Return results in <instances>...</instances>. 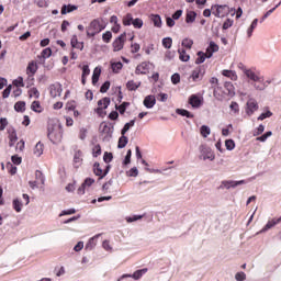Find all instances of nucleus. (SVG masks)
Segmentation results:
<instances>
[{"mask_svg": "<svg viewBox=\"0 0 281 281\" xmlns=\"http://www.w3.org/2000/svg\"><path fill=\"white\" fill-rule=\"evenodd\" d=\"M106 25L104 24V21L102 19H94L90 22V24L87 26L86 32L88 38H93L95 34H100L102 30H105Z\"/></svg>", "mask_w": 281, "mask_h": 281, "instance_id": "1", "label": "nucleus"}, {"mask_svg": "<svg viewBox=\"0 0 281 281\" xmlns=\"http://www.w3.org/2000/svg\"><path fill=\"white\" fill-rule=\"evenodd\" d=\"M211 10L212 14H214V16H216L217 19H223L224 16H227V14H229V7H227L226 4H214L211 7Z\"/></svg>", "mask_w": 281, "mask_h": 281, "instance_id": "2", "label": "nucleus"}, {"mask_svg": "<svg viewBox=\"0 0 281 281\" xmlns=\"http://www.w3.org/2000/svg\"><path fill=\"white\" fill-rule=\"evenodd\" d=\"M47 137L53 144H60L63 142V133L54 128L48 127Z\"/></svg>", "mask_w": 281, "mask_h": 281, "instance_id": "3", "label": "nucleus"}, {"mask_svg": "<svg viewBox=\"0 0 281 281\" xmlns=\"http://www.w3.org/2000/svg\"><path fill=\"white\" fill-rule=\"evenodd\" d=\"M124 43H126V33H122L112 44L113 52H122L124 49Z\"/></svg>", "mask_w": 281, "mask_h": 281, "instance_id": "4", "label": "nucleus"}, {"mask_svg": "<svg viewBox=\"0 0 281 281\" xmlns=\"http://www.w3.org/2000/svg\"><path fill=\"white\" fill-rule=\"evenodd\" d=\"M109 104H111V98L105 97L103 99H100L98 101V108L95 109V113H98V115H102L103 111L109 109Z\"/></svg>", "mask_w": 281, "mask_h": 281, "instance_id": "5", "label": "nucleus"}, {"mask_svg": "<svg viewBox=\"0 0 281 281\" xmlns=\"http://www.w3.org/2000/svg\"><path fill=\"white\" fill-rule=\"evenodd\" d=\"M63 94V86L60 83H53L49 86L50 98H60Z\"/></svg>", "mask_w": 281, "mask_h": 281, "instance_id": "6", "label": "nucleus"}, {"mask_svg": "<svg viewBox=\"0 0 281 281\" xmlns=\"http://www.w3.org/2000/svg\"><path fill=\"white\" fill-rule=\"evenodd\" d=\"M9 146L12 148L16 142H19V136H16V130L14 127L8 128Z\"/></svg>", "mask_w": 281, "mask_h": 281, "instance_id": "7", "label": "nucleus"}, {"mask_svg": "<svg viewBox=\"0 0 281 281\" xmlns=\"http://www.w3.org/2000/svg\"><path fill=\"white\" fill-rule=\"evenodd\" d=\"M246 105L247 115H254V113H256V111L258 110V102H256V100L254 99L248 100Z\"/></svg>", "mask_w": 281, "mask_h": 281, "instance_id": "8", "label": "nucleus"}, {"mask_svg": "<svg viewBox=\"0 0 281 281\" xmlns=\"http://www.w3.org/2000/svg\"><path fill=\"white\" fill-rule=\"evenodd\" d=\"M149 69H150L149 64L146 63V61H143L142 64H139V65L136 67L135 74H136V76L146 75V74H148Z\"/></svg>", "mask_w": 281, "mask_h": 281, "instance_id": "9", "label": "nucleus"}, {"mask_svg": "<svg viewBox=\"0 0 281 281\" xmlns=\"http://www.w3.org/2000/svg\"><path fill=\"white\" fill-rule=\"evenodd\" d=\"M189 104H191L193 109H199L201 104H203V100H201L196 94H191L189 97Z\"/></svg>", "mask_w": 281, "mask_h": 281, "instance_id": "10", "label": "nucleus"}, {"mask_svg": "<svg viewBox=\"0 0 281 281\" xmlns=\"http://www.w3.org/2000/svg\"><path fill=\"white\" fill-rule=\"evenodd\" d=\"M143 104H144V106H146V109H153V106H155V104H157V99L155 98V95L149 94V95L145 97Z\"/></svg>", "mask_w": 281, "mask_h": 281, "instance_id": "11", "label": "nucleus"}, {"mask_svg": "<svg viewBox=\"0 0 281 281\" xmlns=\"http://www.w3.org/2000/svg\"><path fill=\"white\" fill-rule=\"evenodd\" d=\"M202 157H203V160H210V161H214V159H216V156L214 155V153L212 151L211 148H203L202 149Z\"/></svg>", "mask_w": 281, "mask_h": 281, "instance_id": "12", "label": "nucleus"}, {"mask_svg": "<svg viewBox=\"0 0 281 281\" xmlns=\"http://www.w3.org/2000/svg\"><path fill=\"white\" fill-rule=\"evenodd\" d=\"M70 45L74 49H80V52H82V49H85V43L78 42L77 35H72V37L70 40Z\"/></svg>", "mask_w": 281, "mask_h": 281, "instance_id": "13", "label": "nucleus"}, {"mask_svg": "<svg viewBox=\"0 0 281 281\" xmlns=\"http://www.w3.org/2000/svg\"><path fill=\"white\" fill-rule=\"evenodd\" d=\"M145 273H148V268L136 270L132 276L124 274L123 278H133L134 280H139Z\"/></svg>", "mask_w": 281, "mask_h": 281, "instance_id": "14", "label": "nucleus"}, {"mask_svg": "<svg viewBox=\"0 0 281 281\" xmlns=\"http://www.w3.org/2000/svg\"><path fill=\"white\" fill-rule=\"evenodd\" d=\"M82 150L78 149L75 151V155H74V166L75 168H79L82 166Z\"/></svg>", "mask_w": 281, "mask_h": 281, "instance_id": "15", "label": "nucleus"}, {"mask_svg": "<svg viewBox=\"0 0 281 281\" xmlns=\"http://www.w3.org/2000/svg\"><path fill=\"white\" fill-rule=\"evenodd\" d=\"M38 71V64L35 60L29 63L26 67L27 76H34Z\"/></svg>", "mask_w": 281, "mask_h": 281, "instance_id": "16", "label": "nucleus"}, {"mask_svg": "<svg viewBox=\"0 0 281 281\" xmlns=\"http://www.w3.org/2000/svg\"><path fill=\"white\" fill-rule=\"evenodd\" d=\"M224 93L225 95L234 97L236 94V89L234 88V83L226 81L224 83Z\"/></svg>", "mask_w": 281, "mask_h": 281, "instance_id": "17", "label": "nucleus"}, {"mask_svg": "<svg viewBox=\"0 0 281 281\" xmlns=\"http://www.w3.org/2000/svg\"><path fill=\"white\" fill-rule=\"evenodd\" d=\"M245 76H247V78H249V80H252V82H265V79H262L260 76L256 75V72H254V70H251V69L246 70Z\"/></svg>", "mask_w": 281, "mask_h": 281, "instance_id": "18", "label": "nucleus"}, {"mask_svg": "<svg viewBox=\"0 0 281 281\" xmlns=\"http://www.w3.org/2000/svg\"><path fill=\"white\" fill-rule=\"evenodd\" d=\"M218 46L214 42H210L209 47L206 48V58H212L216 52H218Z\"/></svg>", "mask_w": 281, "mask_h": 281, "instance_id": "19", "label": "nucleus"}, {"mask_svg": "<svg viewBox=\"0 0 281 281\" xmlns=\"http://www.w3.org/2000/svg\"><path fill=\"white\" fill-rule=\"evenodd\" d=\"M93 172L97 177H100V179H104V176L106 175V171H103L102 167H100V162H94Z\"/></svg>", "mask_w": 281, "mask_h": 281, "instance_id": "20", "label": "nucleus"}, {"mask_svg": "<svg viewBox=\"0 0 281 281\" xmlns=\"http://www.w3.org/2000/svg\"><path fill=\"white\" fill-rule=\"evenodd\" d=\"M142 87V81L135 82L134 80H130L126 83V89L128 91H137Z\"/></svg>", "mask_w": 281, "mask_h": 281, "instance_id": "21", "label": "nucleus"}, {"mask_svg": "<svg viewBox=\"0 0 281 281\" xmlns=\"http://www.w3.org/2000/svg\"><path fill=\"white\" fill-rule=\"evenodd\" d=\"M91 74V69H89V65L82 66V75H81V83L87 85V78Z\"/></svg>", "mask_w": 281, "mask_h": 281, "instance_id": "22", "label": "nucleus"}, {"mask_svg": "<svg viewBox=\"0 0 281 281\" xmlns=\"http://www.w3.org/2000/svg\"><path fill=\"white\" fill-rule=\"evenodd\" d=\"M281 223V216L280 217H277V218H273L271 221H269L265 228L262 229V232H267V229H271V227H276V225H280Z\"/></svg>", "mask_w": 281, "mask_h": 281, "instance_id": "23", "label": "nucleus"}, {"mask_svg": "<svg viewBox=\"0 0 281 281\" xmlns=\"http://www.w3.org/2000/svg\"><path fill=\"white\" fill-rule=\"evenodd\" d=\"M243 183H245V180H240V181H224L223 186H224V188L229 190V188H236L237 186H243Z\"/></svg>", "mask_w": 281, "mask_h": 281, "instance_id": "24", "label": "nucleus"}, {"mask_svg": "<svg viewBox=\"0 0 281 281\" xmlns=\"http://www.w3.org/2000/svg\"><path fill=\"white\" fill-rule=\"evenodd\" d=\"M222 76H225V78H229V80H238V75H236V71L234 70H223Z\"/></svg>", "mask_w": 281, "mask_h": 281, "instance_id": "25", "label": "nucleus"}, {"mask_svg": "<svg viewBox=\"0 0 281 281\" xmlns=\"http://www.w3.org/2000/svg\"><path fill=\"white\" fill-rule=\"evenodd\" d=\"M124 67V64L122 61H111V69L113 74H120L122 71V68Z\"/></svg>", "mask_w": 281, "mask_h": 281, "instance_id": "26", "label": "nucleus"}, {"mask_svg": "<svg viewBox=\"0 0 281 281\" xmlns=\"http://www.w3.org/2000/svg\"><path fill=\"white\" fill-rule=\"evenodd\" d=\"M31 109L34 111V113H43L44 111L43 105H41V101H33Z\"/></svg>", "mask_w": 281, "mask_h": 281, "instance_id": "27", "label": "nucleus"}, {"mask_svg": "<svg viewBox=\"0 0 281 281\" xmlns=\"http://www.w3.org/2000/svg\"><path fill=\"white\" fill-rule=\"evenodd\" d=\"M44 148L45 146L43 145V143L38 142L33 149L35 157H41V155H43Z\"/></svg>", "mask_w": 281, "mask_h": 281, "instance_id": "28", "label": "nucleus"}, {"mask_svg": "<svg viewBox=\"0 0 281 281\" xmlns=\"http://www.w3.org/2000/svg\"><path fill=\"white\" fill-rule=\"evenodd\" d=\"M78 10V7L74 5V4H64L61 7V14H69V12H74Z\"/></svg>", "mask_w": 281, "mask_h": 281, "instance_id": "29", "label": "nucleus"}, {"mask_svg": "<svg viewBox=\"0 0 281 281\" xmlns=\"http://www.w3.org/2000/svg\"><path fill=\"white\" fill-rule=\"evenodd\" d=\"M100 74H102V69L94 68L93 75H92V85L95 87L98 85V81L100 80Z\"/></svg>", "mask_w": 281, "mask_h": 281, "instance_id": "30", "label": "nucleus"}, {"mask_svg": "<svg viewBox=\"0 0 281 281\" xmlns=\"http://www.w3.org/2000/svg\"><path fill=\"white\" fill-rule=\"evenodd\" d=\"M176 113L178 115H181L182 117H188L189 120H192V117H194V114H192V113H190V111L183 110V109H177Z\"/></svg>", "mask_w": 281, "mask_h": 281, "instance_id": "31", "label": "nucleus"}, {"mask_svg": "<svg viewBox=\"0 0 281 281\" xmlns=\"http://www.w3.org/2000/svg\"><path fill=\"white\" fill-rule=\"evenodd\" d=\"M196 21V12L188 11L186 15V23H194Z\"/></svg>", "mask_w": 281, "mask_h": 281, "instance_id": "32", "label": "nucleus"}, {"mask_svg": "<svg viewBox=\"0 0 281 281\" xmlns=\"http://www.w3.org/2000/svg\"><path fill=\"white\" fill-rule=\"evenodd\" d=\"M178 54H179V59L182 63H188V60H190V56L188 55V53L186 52V49H178Z\"/></svg>", "mask_w": 281, "mask_h": 281, "instance_id": "33", "label": "nucleus"}, {"mask_svg": "<svg viewBox=\"0 0 281 281\" xmlns=\"http://www.w3.org/2000/svg\"><path fill=\"white\" fill-rule=\"evenodd\" d=\"M206 58H207V53L198 52V58L195 59V65H201L205 63Z\"/></svg>", "mask_w": 281, "mask_h": 281, "instance_id": "34", "label": "nucleus"}, {"mask_svg": "<svg viewBox=\"0 0 281 281\" xmlns=\"http://www.w3.org/2000/svg\"><path fill=\"white\" fill-rule=\"evenodd\" d=\"M150 20L153 21L155 27H161V16L159 14H151Z\"/></svg>", "mask_w": 281, "mask_h": 281, "instance_id": "35", "label": "nucleus"}, {"mask_svg": "<svg viewBox=\"0 0 281 281\" xmlns=\"http://www.w3.org/2000/svg\"><path fill=\"white\" fill-rule=\"evenodd\" d=\"M14 110H15L18 113H24V111H25V101H18V102L14 104Z\"/></svg>", "mask_w": 281, "mask_h": 281, "instance_id": "36", "label": "nucleus"}, {"mask_svg": "<svg viewBox=\"0 0 281 281\" xmlns=\"http://www.w3.org/2000/svg\"><path fill=\"white\" fill-rule=\"evenodd\" d=\"M132 126H135V120H132L124 125V127L121 131V135H126V133L131 131Z\"/></svg>", "mask_w": 281, "mask_h": 281, "instance_id": "37", "label": "nucleus"}, {"mask_svg": "<svg viewBox=\"0 0 281 281\" xmlns=\"http://www.w3.org/2000/svg\"><path fill=\"white\" fill-rule=\"evenodd\" d=\"M126 144H128V137H126L125 135H122L119 138L117 148H126Z\"/></svg>", "mask_w": 281, "mask_h": 281, "instance_id": "38", "label": "nucleus"}, {"mask_svg": "<svg viewBox=\"0 0 281 281\" xmlns=\"http://www.w3.org/2000/svg\"><path fill=\"white\" fill-rule=\"evenodd\" d=\"M132 25L136 29V30H142V27H144V20L136 18L133 20Z\"/></svg>", "mask_w": 281, "mask_h": 281, "instance_id": "39", "label": "nucleus"}, {"mask_svg": "<svg viewBox=\"0 0 281 281\" xmlns=\"http://www.w3.org/2000/svg\"><path fill=\"white\" fill-rule=\"evenodd\" d=\"M123 25H125V26L133 25V14L132 13H127L123 18Z\"/></svg>", "mask_w": 281, "mask_h": 281, "instance_id": "40", "label": "nucleus"}, {"mask_svg": "<svg viewBox=\"0 0 281 281\" xmlns=\"http://www.w3.org/2000/svg\"><path fill=\"white\" fill-rule=\"evenodd\" d=\"M102 133L106 135V137H111V135H113V127H111L108 124H104L102 127Z\"/></svg>", "mask_w": 281, "mask_h": 281, "instance_id": "41", "label": "nucleus"}, {"mask_svg": "<svg viewBox=\"0 0 281 281\" xmlns=\"http://www.w3.org/2000/svg\"><path fill=\"white\" fill-rule=\"evenodd\" d=\"M193 45H194V41L190 38L182 40V47H186V49H192Z\"/></svg>", "mask_w": 281, "mask_h": 281, "instance_id": "42", "label": "nucleus"}, {"mask_svg": "<svg viewBox=\"0 0 281 281\" xmlns=\"http://www.w3.org/2000/svg\"><path fill=\"white\" fill-rule=\"evenodd\" d=\"M130 104L128 102H123L121 105H116V111H119L121 115H124V113H126V106H130Z\"/></svg>", "mask_w": 281, "mask_h": 281, "instance_id": "43", "label": "nucleus"}, {"mask_svg": "<svg viewBox=\"0 0 281 281\" xmlns=\"http://www.w3.org/2000/svg\"><path fill=\"white\" fill-rule=\"evenodd\" d=\"M29 95H30V98H36V99H38V98H41V92H38V89H37V88H31V89L29 90Z\"/></svg>", "mask_w": 281, "mask_h": 281, "instance_id": "44", "label": "nucleus"}, {"mask_svg": "<svg viewBox=\"0 0 281 281\" xmlns=\"http://www.w3.org/2000/svg\"><path fill=\"white\" fill-rule=\"evenodd\" d=\"M225 147L227 150H234L236 148V143L234 142V139H226Z\"/></svg>", "mask_w": 281, "mask_h": 281, "instance_id": "45", "label": "nucleus"}, {"mask_svg": "<svg viewBox=\"0 0 281 281\" xmlns=\"http://www.w3.org/2000/svg\"><path fill=\"white\" fill-rule=\"evenodd\" d=\"M112 38H113V33H111V31H108L102 35L103 43H111Z\"/></svg>", "mask_w": 281, "mask_h": 281, "instance_id": "46", "label": "nucleus"}, {"mask_svg": "<svg viewBox=\"0 0 281 281\" xmlns=\"http://www.w3.org/2000/svg\"><path fill=\"white\" fill-rule=\"evenodd\" d=\"M200 133H201L202 137H207L210 135V133H212V132L209 126L202 125L200 128Z\"/></svg>", "mask_w": 281, "mask_h": 281, "instance_id": "47", "label": "nucleus"}, {"mask_svg": "<svg viewBox=\"0 0 281 281\" xmlns=\"http://www.w3.org/2000/svg\"><path fill=\"white\" fill-rule=\"evenodd\" d=\"M272 135H273L272 132H267V133H265L263 135L258 136V137L256 138V140H257V142H267V139H269V137H271Z\"/></svg>", "mask_w": 281, "mask_h": 281, "instance_id": "48", "label": "nucleus"}, {"mask_svg": "<svg viewBox=\"0 0 281 281\" xmlns=\"http://www.w3.org/2000/svg\"><path fill=\"white\" fill-rule=\"evenodd\" d=\"M100 155H102V147L100 145H95L92 148V156L93 157H100Z\"/></svg>", "mask_w": 281, "mask_h": 281, "instance_id": "49", "label": "nucleus"}, {"mask_svg": "<svg viewBox=\"0 0 281 281\" xmlns=\"http://www.w3.org/2000/svg\"><path fill=\"white\" fill-rule=\"evenodd\" d=\"M265 133V125L260 124L252 133L254 137H258Z\"/></svg>", "mask_w": 281, "mask_h": 281, "instance_id": "50", "label": "nucleus"}, {"mask_svg": "<svg viewBox=\"0 0 281 281\" xmlns=\"http://www.w3.org/2000/svg\"><path fill=\"white\" fill-rule=\"evenodd\" d=\"M22 207L23 203H21L19 199L13 200V210H15V212H21Z\"/></svg>", "mask_w": 281, "mask_h": 281, "instance_id": "51", "label": "nucleus"}, {"mask_svg": "<svg viewBox=\"0 0 281 281\" xmlns=\"http://www.w3.org/2000/svg\"><path fill=\"white\" fill-rule=\"evenodd\" d=\"M103 161L105 164H111L113 161V154L109 153V151H105L104 155H103Z\"/></svg>", "mask_w": 281, "mask_h": 281, "instance_id": "52", "label": "nucleus"}, {"mask_svg": "<svg viewBox=\"0 0 281 281\" xmlns=\"http://www.w3.org/2000/svg\"><path fill=\"white\" fill-rule=\"evenodd\" d=\"M162 46L166 48V49H170V47H172V40L170 37H165L162 40Z\"/></svg>", "mask_w": 281, "mask_h": 281, "instance_id": "53", "label": "nucleus"}, {"mask_svg": "<svg viewBox=\"0 0 281 281\" xmlns=\"http://www.w3.org/2000/svg\"><path fill=\"white\" fill-rule=\"evenodd\" d=\"M109 89H111V81H105L101 88H100V92L101 93H106V91H109Z\"/></svg>", "mask_w": 281, "mask_h": 281, "instance_id": "54", "label": "nucleus"}, {"mask_svg": "<svg viewBox=\"0 0 281 281\" xmlns=\"http://www.w3.org/2000/svg\"><path fill=\"white\" fill-rule=\"evenodd\" d=\"M133 156V150L128 149L127 154L125 156V159L123 161V166H128L131 164V157Z\"/></svg>", "mask_w": 281, "mask_h": 281, "instance_id": "55", "label": "nucleus"}, {"mask_svg": "<svg viewBox=\"0 0 281 281\" xmlns=\"http://www.w3.org/2000/svg\"><path fill=\"white\" fill-rule=\"evenodd\" d=\"M42 58H49L52 56V48H44L41 53Z\"/></svg>", "mask_w": 281, "mask_h": 281, "instance_id": "56", "label": "nucleus"}, {"mask_svg": "<svg viewBox=\"0 0 281 281\" xmlns=\"http://www.w3.org/2000/svg\"><path fill=\"white\" fill-rule=\"evenodd\" d=\"M229 109L233 110L234 113H240V106L236 101L231 103Z\"/></svg>", "mask_w": 281, "mask_h": 281, "instance_id": "57", "label": "nucleus"}, {"mask_svg": "<svg viewBox=\"0 0 281 281\" xmlns=\"http://www.w3.org/2000/svg\"><path fill=\"white\" fill-rule=\"evenodd\" d=\"M66 111H76V101H68L66 103Z\"/></svg>", "mask_w": 281, "mask_h": 281, "instance_id": "58", "label": "nucleus"}, {"mask_svg": "<svg viewBox=\"0 0 281 281\" xmlns=\"http://www.w3.org/2000/svg\"><path fill=\"white\" fill-rule=\"evenodd\" d=\"M10 93H12V85H9L2 92V98H10Z\"/></svg>", "mask_w": 281, "mask_h": 281, "instance_id": "59", "label": "nucleus"}, {"mask_svg": "<svg viewBox=\"0 0 281 281\" xmlns=\"http://www.w3.org/2000/svg\"><path fill=\"white\" fill-rule=\"evenodd\" d=\"M14 87H25V83L23 82V77H18V79L13 80Z\"/></svg>", "mask_w": 281, "mask_h": 281, "instance_id": "60", "label": "nucleus"}, {"mask_svg": "<svg viewBox=\"0 0 281 281\" xmlns=\"http://www.w3.org/2000/svg\"><path fill=\"white\" fill-rule=\"evenodd\" d=\"M171 82L172 85H179V82H181V76L179 74H173L171 76Z\"/></svg>", "mask_w": 281, "mask_h": 281, "instance_id": "61", "label": "nucleus"}, {"mask_svg": "<svg viewBox=\"0 0 281 281\" xmlns=\"http://www.w3.org/2000/svg\"><path fill=\"white\" fill-rule=\"evenodd\" d=\"M235 280H237V281H245V280H247V274H245V272H237L235 274Z\"/></svg>", "mask_w": 281, "mask_h": 281, "instance_id": "62", "label": "nucleus"}, {"mask_svg": "<svg viewBox=\"0 0 281 281\" xmlns=\"http://www.w3.org/2000/svg\"><path fill=\"white\" fill-rule=\"evenodd\" d=\"M210 85H211V88H212V89H216V87H218V78L212 77V78L210 79Z\"/></svg>", "mask_w": 281, "mask_h": 281, "instance_id": "63", "label": "nucleus"}, {"mask_svg": "<svg viewBox=\"0 0 281 281\" xmlns=\"http://www.w3.org/2000/svg\"><path fill=\"white\" fill-rule=\"evenodd\" d=\"M192 78L194 81L199 80L201 78V69H195L192 71Z\"/></svg>", "mask_w": 281, "mask_h": 281, "instance_id": "64", "label": "nucleus"}]
</instances>
